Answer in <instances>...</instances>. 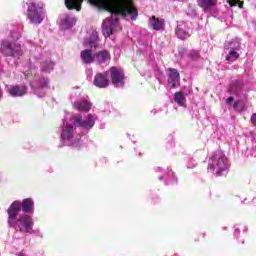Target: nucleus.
I'll return each mask as SVG.
<instances>
[{
  "label": "nucleus",
  "instance_id": "obj_1",
  "mask_svg": "<svg viewBox=\"0 0 256 256\" xmlns=\"http://www.w3.org/2000/svg\"><path fill=\"white\" fill-rule=\"evenodd\" d=\"M64 1L67 9H76V11L81 9V4L83 3V0ZM88 2L90 5L97 7V9L111 13V18H107L102 23V33L104 37H110L112 33H115V31L119 29V17L136 21L139 15L137 8L133 6V1L131 0H88Z\"/></svg>",
  "mask_w": 256,
  "mask_h": 256
},
{
  "label": "nucleus",
  "instance_id": "obj_31",
  "mask_svg": "<svg viewBox=\"0 0 256 256\" xmlns=\"http://www.w3.org/2000/svg\"><path fill=\"white\" fill-rule=\"evenodd\" d=\"M233 101H235V98H233V96H230L226 99V103L227 105H231V103H233Z\"/></svg>",
  "mask_w": 256,
  "mask_h": 256
},
{
  "label": "nucleus",
  "instance_id": "obj_12",
  "mask_svg": "<svg viewBox=\"0 0 256 256\" xmlns=\"http://www.w3.org/2000/svg\"><path fill=\"white\" fill-rule=\"evenodd\" d=\"M110 77L112 79V85H114V87H123L125 85V74L120 68L112 67L110 69Z\"/></svg>",
  "mask_w": 256,
  "mask_h": 256
},
{
  "label": "nucleus",
  "instance_id": "obj_35",
  "mask_svg": "<svg viewBox=\"0 0 256 256\" xmlns=\"http://www.w3.org/2000/svg\"><path fill=\"white\" fill-rule=\"evenodd\" d=\"M238 105H239V102H235L234 105H233V108L237 109Z\"/></svg>",
  "mask_w": 256,
  "mask_h": 256
},
{
  "label": "nucleus",
  "instance_id": "obj_39",
  "mask_svg": "<svg viewBox=\"0 0 256 256\" xmlns=\"http://www.w3.org/2000/svg\"><path fill=\"white\" fill-rule=\"evenodd\" d=\"M245 232H247V226H243Z\"/></svg>",
  "mask_w": 256,
  "mask_h": 256
},
{
  "label": "nucleus",
  "instance_id": "obj_26",
  "mask_svg": "<svg viewBox=\"0 0 256 256\" xmlns=\"http://www.w3.org/2000/svg\"><path fill=\"white\" fill-rule=\"evenodd\" d=\"M32 233H33L34 235H36V237H41V238H43V232H41V230H39V229L33 230V228H32V232H27L26 235H32ZM26 235L23 236V235L20 234V236H18L17 238H18V239H23V237H26Z\"/></svg>",
  "mask_w": 256,
  "mask_h": 256
},
{
  "label": "nucleus",
  "instance_id": "obj_10",
  "mask_svg": "<svg viewBox=\"0 0 256 256\" xmlns=\"http://www.w3.org/2000/svg\"><path fill=\"white\" fill-rule=\"evenodd\" d=\"M70 99L73 109L79 111L80 113H89L91 111V107H93L89 96H81L78 100L74 101L75 96L71 95Z\"/></svg>",
  "mask_w": 256,
  "mask_h": 256
},
{
  "label": "nucleus",
  "instance_id": "obj_25",
  "mask_svg": "<svg viewBox=\"0 0 256 256\" xmlns=\"http://www.w3.org/2000/svg\"><path fill=\"white\" fill-rule=\"evenodd\" d=\"M224 53L226 55V61L228 63H233V61H237L239 58V52L237 50H225Z\"/></svg>",
  "mask_w": 256,
  "mask_h": 256
},
{
  "label": "nucleus",
  "instance_id": "obj_14",
  "mask_svg": "<svg viewBox=\"0 0 256 256\" xmlns=\"http://www.w3.org/2000/svg\"><path fill=\"white\" fill-rule=\"evenodd\" d=\"M95 87L99 89H105V87L109 86V72L98 73L94 77L93 81Z\"/></svg>",
  "mask_w": 256,
  "mask_h": 256
},
{
  "label": "nucleus",
  "instance_id": "obj_40",
  "mask_svg": "<svg viewBox=\"0 0 256 256\" xmlns=\"http://www.w3.org/2000/svg\"><path fill=\"white\" fill-rule=\"evenodd\" d=\"M151 113H153V115H155L156 111H151Z\"/></svg>",
  "mask_w": 256,
  "mask_h": 256
},
{
  "label": "nucleus",
  "instance_id": "obj_17",
  "mask_svg": "<svg viewBox=\"0 0 256 256\" xmlns=\"http://www.w3.org/2000/svg\"><path fill=\"white\" fill-rule=\"evenodd\" d=\"M75 23H77V19L74 16L71 15H64L61 18V23H60V27L61 29H71Z\"/></svg>",
  "mask_w": 256,
  "mask_h": 256
},
{
  "label": "nucleus",
  "instance_id": "obj_8",
  "mask_svg": "<svg viewBox=\"0 0 256 256\" xmlns=\"http://www.w3.org/2000/svg\"><path fill=\"white\" fill-rule=\"evenodd\" d=\"M71 122L76 125L80 131H91L92 127H95L97 122V115L87 114L84 118L81 114H73L71 116Z\"/></svg>",
  "mask_w": 256,
  "mask_h": 256
},
{
  "label": "nucleus",
  "instance_id": "obj_23",
  "mask_svg": "<svg viewBox=\"0 0 256 256\" xmlns=\"http://www.w3.org/2000/svg\"><path fill=\"white\" fill-rule=\"evenodd\" d=\"M55 67V62L51 61L50 58H46L41 62V71L43 73H50Z\"/></svg>",
  "mask_w": 256,
  "mask_h": 256
},
{
  "label": "nucleus",
  "instance_id": "obj_28",
  "mask_svg": "<svg viewBox=\"0 0 256 256\" xmlns=\"http://www.w3.org/2000/svg\"><path fill=\"white\" fill-rule=\"evenodd\" d=\"M187 169H195L197 167V161L193 158H190L186 165Z\"/></svg>",
  "mask_w": 256,
  "mask_h": 256
},
{
  "label": "nucleus",
  "instance_id": "obj_34",
  "mask_svg": "<svg viewBox=\"0 0 256 256\" xmlns=\"http://www.w3.org/2000/svg\"><path fill=\"white\" fill-rule=\"evenodd\" d=\"M0 99H3V89L0 87Z\"/></svg>",
  "mask_w": 256,
  "mask_h": 256
},
{
  "label": "nucleus",
  "instance_id": "obj_22",
  "mask_svg": "<svg viewBox=\"0 0 256 256\" xmlns=\"http://www.w3.org/2000/svg\"><path fill=\"white\" fill-rule=\"evenodd\" d=\"M150 23H151L152 29H154V31H163V29L165 27V20L155 18V16L151 17Z\"/></svg>",
  "mask_w": 256,
  "mask_h": 256
},
{
  "label": "nucleus",
  "instance_id": "obj_3",
  "mask_svg": "<svg viewBox=\"0 0 256 256\" xmlns=\"http://www.w3.org/2000/svg\"><path fill=\"white\" fill-rule=\"evenodd\" d=\"M83 131L79 130V127L71 121V116L69 120L65 118L61 127L60 141L63 145L68 147H75L79 149L81 147V137Z\"/></svg>",
  "mask_w": 256,
  "mask_h": 256
},
{
  "label": "nucleus",
  "instance_id": "obj_19",
  "mask_svg": "<svg viewBox=\"0 0 256 256\" xmlns=\"http://www.w3.org/2000/svg\"><path fill=\"white\" fill-rule=\"evenodd\" d=\"M198 7H201L203 11H211L217 7V0H197Z\"/></svg>",
  "mask_w": 256,
  "mask_h": 256
},
{
  "label": "nucleus",
  "instance_id": "obj_38",
  "mask_svg": "<svg viewBox=\"0 0 256 256\" xmlns=\"http://www.w3.org/2000/svg\"><path fill=\"white\" fill-rule=\"evenodd\" d=\"M253 204L256 205V197L253 199Z\"/></svg>",
  "mask_w": 256,
  "mask_h": 256
},
{
  "label": "nucleus",
  "instance_id": "obj_29",
  "mask_svg": "<svg viewBox=\"0 0 256 256\" xmlns=\"http://www.w3.org/2000/svg\"><path fill=\"white\" fill-rule=\"evenodd\" d=\"M190 59H193V61H197V58L199 57V51L192 50L189 53Z\"/></svg>",
  "mask_w": 256,
  "mask_h": 256
},
{
  "label": "nucleus",
  "instance_id": "obj_13",
  "mask_svg": "<svg viewBox=\"0 0 256 256\" xmlns=\"http://www.w3.org/2000/svg\"><path fill=\"white\" fill-rule=\"evenodd\" d=\"M175 34L178 37V39H181L182 41H185V39H189L191 35L189 33V25H187V23L184 21L179 22L175 29Z\"/></svg>",
  "mask_w": 256,
  "mask_h": 256
},
{
  "label": "nucleus",
  "instance_id": "obj_27",
  "mask_svg": "<svg viewBox=\"0 0 256 256\" xmlns=\"http://www.w3.org/2000/svg\"><path fill=\"white\" fill-rule=\"evenodd\" d=\"M230 7H239V9H243V2L240 0H228Z\"/></svg>",
  "mask_w": 256,
  "mask_h": 256
},
{
  "label": "nucleus",
  "instance_id": "obj_33",
  "mask_svg": "<svg viewBox=\"0 0 256 256\" xmlns=\"http://www.w3.org/2000/svg\"><path fill=\"white\" fill-rule=\"evenodd\" d=\"M86 73H87V75H92V73H93V70H91V69H88V70L86 71Z\"/></svg>",
  "mask_w": 256,
  "mask_h": 256
},
{
  "label": "nucleus",
  "instance_id": "obj_36",
  "mask_svg": "<svg viewBox=\"0 0 256 256\" xmlns=\"http://www.w3.org/2000/svg\"><path fill=\"white\" fill-rule=\"evenodd\" d=\"M17 256H27L25 253H23V252H19L18 254H17Z\"/></svg>",
  "mask_w": 256,
  "mask_h": 256
},
{
  "label": "nucleus",
  "instance_id": "obj_21",
  "mask_svg": "<svg viewBox=\"0 0 256 256\" xmlns=\"http://www.w3.org/2000/svg\"><path fill=\"white\" fill-rule=\"evenodd\" d=\"M241 89H243V82L240 80H234L230 83L228 91L230 95H239V93H241Z\"/></svg>",
  "mask_w": 256,
  "mask_h": 256
},
{
  "label": "nucleus",
  "instance_id": "obj_9",
  "mask_svg": "<svg viewBox=\"0 0 256 256\" xmlns=\"http://www.w3.org/2000/svg\"><path fill=\"white\" fill-rule=\"evenodd\" d=\"M49 86V79L45 77L35 76L32 81H30V87L37 97H45V89Z\"/></svg>",
  "mask_w": 256,
  "mask_h": 256
},
{
  "label": "nucleus",
  "instance_id": "obj_5",
  "mask_svg": "<svg viewBox=\"0 0 256 256\" xmlns=\"http://www.w3.org/2000/svg\"><path fill=\"white\" fill-rule=\"evenodd\" d=\"M229 167H231L229 158L221 150L213 152L208 160V171L216 177L227 175L229 173Z\"/></svg>",
  "mask_w": 256,
  "mask_h": 256
},
{
  "label": "nucleus",
  "instance_id": "obj_16",
  "mask_svg": "<svg viewBox=\"0 0 256 256\" xmlns=\"http://www.w3.org/2000/svg\"><path fill=\"white\" fill-rule=\"evenodd\" d=\"M181 81V77L179 76V71L175 68L169 69V75H168V84L171 85L173 89L175 87H179V83Z\"/></svg>",
  "mask_w": 256,
  "mask_h": 256
},
{
  "label": "nucleus",
  "instance_id": "obj_4",
  "mask_svg": "<svg viewBox=\"0 0 256 256\" xmlns=\"http://www.w3.org/2000/svg\"><path fill=\"white\" fill-rule=\"evenodd\" d=\"M21 39L19 32L11 31L8 38L1 41L0 52L4 57H12V59H21L25 51L23 46L17 41Z\"/></svg>",
  "mask_w": 256,
  "mask_h": 256
},
{
  "label": "nucleus",
  "instance_id": "obj_30",
  "mask_svg": "<svg viewBox=\"0 0 256 256\" xmlns=\"http://www.w3.org/2000/svg\"><path fill=\"white\" fill-rule=\"evenodd\" d=\"M234 237L236 238V239H238L239 238V235L241 234V230L239 229V227H237V226H234Z\"/></svg>",
  "mask_w": 256,
  "mask_h": 256
},
{
  "label": "nucleus",
  "instance_id": "obj_32",
  "mask_svg": "<svg viewBox=\"0 0 256 256\" xmlns=\"http://www.w3.org/2000/svg\"><path fill=\"white\" fill-rule=\"evenodd\" d=\"M251 123H252V125H254V127H256V113H254V114L251 116Z\"/></svg>",
  "mask_w": 256,
  "mask_h": 256
},
{
  "label": "nucleus",
  "instance_id": "obj_20",
  "mask_svg": "<svg viewBox=\"0 0 256 256\" xmlns=\"http://www.w3.org/2000/svg\"><path fill=\"white\" fill-rule=\"evenodd\" d=\"M94 61L96 63H107V61H111V54L107 50L99 51L94 55Z\"/></svg>",
  "mask_w": 256,
  "mask_h": 256
},
{
  "label": "nucleus",
  "instance_id": "obj_2",
  "mask_svg": "<svg viewBox=\"0 0 256 256\" xmlns=\"http://www.w3.org/2000/svg\"><path fill=\"white\" fill-rule=\"evenodd\" d=\"M35 213V201L33 198H25L22 201L16 200L10 204L7 209V225L15 231V237L27 233H32L35 222L33 221Z\"/></svg>",
  "mask_w": 256,
  "mask_h": 256
},
{
  "label": "nucleus",
  "instance_id": "obj_11",
  "mask_svg": "<svg viewBox=\"0 0 256 256\" xmlns=\"http://www.w3.org/2000/svg\"><path fill=\"white\" fill-rule=\"evenodd\" d=\"M156 173H163L162 176H159V181H165L166 185H175L177 184V176H175V172L171 168H167L166 170L161 167L155 168Z\"/></svg>",
  "mask_w": 256,
  "mask_h": 256
},
{
  "label": "nucleus",
  "instance_id": "obj_7",
  "mask_svg": "<svg viewBox=\"0 0 256 256\" xmlns=\"http://www.w3.org/2000/svg\"><path fill=\"white\" fill-rule=\"evenodd\" d=\"M27 18L32 25H41L45 19V5L42 2L28 1L27 2Z\"/></svg>",
  "mask_w": 256,
  "mask_h": 256
},
{
  "label": "nucleus",
  "instance_id": "obj_18",
  "mask_svg": "<svg viewBox=\"0 0 256 256\" xmlns=\"http://www.w3.org/2000/svg\"><path fill=\"white\" fill-rule=\"evenodd\" d=\"M189 93H191V90L176 92L174 94L175 103H177L179 107H185V103H187V99L185 97H187Z\"/></svg>",
  "mask_w": 256,
  "mask_h": 256
},
{
  "label": "nucleus",
  "instance_id": "obj_15",
  "mask_svg": "<svg viewBox=\"0 0 256 256\" xmlns=\"http://www.w3.org/2000/svg\"><path fill=\"white\" fill-rule=\"evenodd\" d=\"M7 93L11 95V97H23V95H27V86L25 85H12L7 86Z\"/></svg>",
  "mask_w": 256,
  "mask_h": 256
},
{
  "label": "nucleus",
  "instance_id": "obj_6",
  "mask_svg": "<svg viewBox=\"0 0 256 256\" xmlns=\"http://www.w3.org/2000/svg\"><path fill=\"white\" fill-rule=\"evenodd\" d=\"M85 47H90V49L82 50L80 53V58L83 63L89 65L95 61L93 49H97V47H99V32H97V30H91L90 36L85 41Z\"/></svg>",
  "mask_w": 256,
  "mask_h": 256
},
{
  "label": "nucleus",
  "instance_id": "obj_24",
  "mask_svg": "<svg viewBox=\"0 0 256 256\" xmlns=\"http://www.w3.org/2000/svg\"><path fill=\"white\" fill-rule=\"evenodd\" d=\"M225 50L229 51H241V42L239 40H232L224 45Z\"/></svg>",
  "mask_w": 256,
  "mask_h": 256
},
{
  "label": "nucleus",
  "instance_id": "obj_37",
  "mask_svg": "<svg viewBox=\"0 0 256 256\" xmlns=\"http://www.w3.org/2000/svg\"><path fill=\"white\" fill-rule=\"evenodd\" d=\"M253 140L256 142V133L253 136Z\"/></svg>",
  "mask_w": 256,
  "mask_h": 256
}]
</instances>
